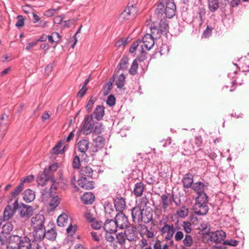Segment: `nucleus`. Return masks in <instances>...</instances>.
<instances>
[{
  "instance_id": "63",
  "label": "nucleus",
  "mask_w": 249,
  "mask_h": 249,
  "mask_svg": "<svg viewBox=\"0 0 249 249\" xmlns=\"http://www.w3.org/2000/svg\"><path fill=\"white\" fill-rule=\"evenodd\" d=\"M213 30V28L207 26L206 30H205L202 34V37L204 38H207L211 36L212 35V32Z\"/></svg>"
},
{
  "instance_id": "37",
  "label": "nucleus",
  "mask_w": 249,
  "mask_h": 249,
  "mask_svg": "<svg viewBox=\"0 0 249 249\" xmlns=\"http://www.w3.org/2000/svg\"><path fill=\"white\" fill-rule=\"evenodd\" d=\"M160 203L163 209L166 210L168 207L171 204V199H169L168 196L166 194H162L160 196Z\"/></svg>"
},
{
  "instance_id": "19",
  "label": "nucleus",
  "mask_w": 249,
  "mask_h": 249,
  "mask_svg": "<svg viewBox=\"0 0 249 249\" xmlns=\"http://www.w3.org/2000/svg\"><path fill=\"white\" fill-rule=\"evenodd\" d=\"M235 66L242 72L249 71V59L246 56L241 57L238 63H234Z\"/></svg>"
},
{
  "instance_id": "53",
  "label": "nucleus",
  "mask_w": 249,
  "mask_h": 249,
  "mask_svg": "<svg viewBox=\"0 0 249 249\" xmlns=\"http://www.w3.org/2000/svg\"><path fill=\"white\" fill-rule=\"evenodd\" d=\"M195 155H196V158L197 159V160H198L201 161V160H203L205 159V158L206 156V154L203 151V149L200 148L198 150H197V151H196V152L195 153Z\"/></svg>"
},
{
  "instance_id": "16",
  "label": "nucleus",
  "mask_w": 249,
  "mask_h": 249,
  "mask_svg": "<svg viewBox=\"0 0 249 249\" xmlns=\"http://www.w3.org/2000/svg\"><path fill=\"white\" fill-rule=\"evenodd\" d=\"M20 211L19 214L21 217L29 218L33 214L34 210L32 206H28L25 204L21 203L18 207Z\"/></svg>"
},
{
  "instance_id": "2",
  "label": "nucleus",
  "mask_w": 249,
  "mask_h": 249,
  "mask_svg": "<svg viewBox=\"0 0 249 249\" xmlns=\"http://www.w3.org/2000/svg\"><path fill=\"white\" fill-rule=\"evenodd\" d=\"M151 30L153 34L157 35L156 37L160 38L161 35L165 36L168 31V24L165 19H161L157 24L153 23L151 27Z\"/></svg>"
},
{
  "instance_id": "43",
  "label": "nucleus",
  "mask_w": 249,
  "mask_h": 249,
  "mask_svg": "<svg viewBox=\"0 0 249 249\" xmlns=\"http://www.w3.org/2000/svg\"><path fill=\"white\" fill-rule=\"evenodd\" d=\"M67 221L68 215L66 213H62L58 217L57 224L59 227H64Z\"/></svg>"
},
{
  "instance_id": "29",
  "label": "nucleus",
  "mask_w": 249,
  "mask_h": 249,
  "mask_svg": "<svg viewBox=\"0 0 249 249\" xmlns=\"http://www.w3.org/2000/svg\"><path fill=\"white\" fill-rule=\"evenodd\" d=\"M34 240H39V241H42L45 237V229L43 228H36L34 229Z\"/></svg>"
},
{
  "instance_id": "62",
  "label": "nucleus",
  "mask_w": 249,
  "mask_h": 249,
  "mask_svg": "<svg viewBox=\"0 0 249 249\" xmlns=\"http://www.w3.org/2000/svg\"><path fill=\"white\" fill-rule=\"evenodd\" d=\"M77 227L76 225L72 226L71 224L67 228V232L70 235L72 236L76 232Z\"/></svg>"
},
{
  "instance_id": "21",
  "label": "nucleus",
  "mask_w": 249,
  "mask_h": 249,
  "mask_svg": "<svg viewBox=\"0 0 249 249\" xmlns=\"http://www.w3.org/2000/svg\"><path fill=\"white\" fill-rule=\"evenodd\" d=\"M113 200L116 211L119 213L123 212L126 206L125 198L121 196H117L113 198Z\"/></svg>"
},
{
  "instance_id": "57",
  "label": "nucleus",
  "mask_w": 249,
  "mask_h": 249,
  "mask_svg": "<svg viewBox=\"0 0 249 249\" xmlns=\"http://www.w3.org/2000/svg\"><path fill=\"white\" fill-rule=\"evenodd\" d=\"M183 244L185 247H190L193 244V239L191 235L186 234L183 240Z\"/></svg>"
},
{
  "instance_id": "1",
  "label": "nucleus",
  "mask_w": 249,
  "mask_h": 249,
  "mask_svg": "<svg viewBox=\"0 0 249 249\" xmlns=\"http://www.w3.org/2000/svg\"><path fill=\"white\" fill-rule=\"evenodd\" d=\"M210 228L208 227L203 228L202 231L208 235V239L215 243H220L224 241L226 236V232L223 230H218L210 232Z\"/></svg>"
},
{
  "instance_id": "51",
  "label": "nucleus",
  "mask_w": 249,
  "mask_h": 249,
  "mask_svg": "<svg viewBox=\"0 0 249 249\" xmlns=\"http://www.w3.org/2000/svg\"><path fill=\"white\" fill-rule=\"evenodd\" d=\"M145 180L147 183L149 185L157 184L159 182L156 178L150 174H148V175L146 177Z\"/></svg>"
},
{
  "instance_id": "52",
  "label": "nucleus",
  "mask_w": 249,
  "mask_h": 249,
  "mask_svg": "<svg viewBox=\"0 0 249 249\" xmlns=\"http://www.w3.org/2000/svg\"><path fill=\"white\" fill-rule=\"evenodd\" d=\"M18 187H17L16 188L11 192L10 194L8 203H10L14 198H16L21 192L20 190H18Z\"/></svg>"
},
{
  "instance_id": "58",
  "label": "nucleus",
  "mask_w": 249,
  "mask_h": 249,
  "mask_svg": "<svg viewBox=\"0 0 249 249\" xmlns=\"http://www.w3.org/2000/svg\"><path fill=\"white\" fill-rule=\"evenodd\" d=\"M96 100V98L94 97L93 96H91L90 97L86 107V109L87 111L89 112L91 110L93 105Z\"/></svg>"
},
{
  "instance_id": "41",
  "label": "nucleus",
  "mask_w": 249,
  "mask_h": 249,
  "mask_svg": "<svg viewBox=\"0 0 249 249\" xmlns=\"http://www.w3.org/2000/svg\"><path fill=\"white\" fill-rule=\"evenodd\" d=\"M62 142H58L52 149L51 153L52 154L58 155L59 154H62L64 153V148L61 149L62 147Z\"/></svg>"
},
{
  "instance_id": "55",
  "label": "nucleus",
  "mask_w": 249,
  "mask_h": 249,
  "mask_svg": "<svg viewBox=\"0 0 249 249\" xmlns=\"http://www.w3.org/2000/svg\"><path fill=\"white\" fill-rule=\"evenodd\" d=\"M17 21L15 26L18 29L22 27L24 25L25 18L22 15H18L17 17Z\"/></svg>"
},
{
  "instance_id": "23",
  "label": "nucleus",
  "mask_w": 249,
  "mask_h": 249,
  "mask_svg": "<svg viewBox=\"0 0 249 249\" xmlns=\"http://www.w3.org/2000/svg\"><path fill=\"white\" fill-rule=\"evenodd\" d=\"M93 170L89 166L82 167L79 172L80 178H92Z\"/></svg>"
},
{
  "instance_id": "5",
  "label": "nucleus",
  "mask_w": 249,
  "mask_h": 249,
  "mask_svg": "<svg viewBox=\"0 0 249 249\" xmlns=\"http://www.w3.org/2000/svg\"><path fill=\"white\" fill-rule=\"evenodd\" d=\"M137 13V7L134 4L130 5L128 3L121 14L120 18L125 21L133 19L135 18Z\"/></svg>"
},
{
  "instance_id": "17",
  "label": "nucleus",
  "mask_w": 249,
  "mask_h": 249,
  "mask_svg": "<svg viewBox=\"0 0 249 249\" xmlns=\"http://www.w3.org/2000/svg\"><path fill=\"white\" fill-rule=\"evenodd\" d=\"M12 222V221L6 222L2 226V230L0 232V241L1 243L4 241L5 235L4 234L9 235L14 229V226Z\"/></svg>"
},
{
  "instance_id": "48",
  "label": "nucleus",
  "mask_w": 249,
  "mask_h": 249,
  "mask_svg": "<svg viewBox=\"0 0 249 249\" xmlns=\"http://www.w3.org/2000/svg\"><path fill=\"white\" fill-rule=\"evenodd\" d=\"M80 155H75L72 160V167L74 169H79L81 166V160H80Z\"/></svg>"
},
{
  "instance_id": "60",
  "label": "nucleus",
  "mask_w": 249,
  "mask_h": 249,
  "mask_svg": "<svg viewBox=\"0 0 249 249\" xmlns=\"http://www.w3.org/2000/svg\"><path fill=\"white\" fill-rule=\"evenodd\" d=\"M50 200V205L53 208H56L60 203V199L58 196H52Z\"/></svg>"
},
{
  "instance_id": "31",
  "label": "nucleus",
  "mask_w": 249,
  "mask_h": 249,
  "mask_svg": "<svg viewBox=\"0 0 249 249\" xmlns=\"http://www.w3.org/2000/svg\"><path fill=\"white\" fill-rule=\"evenodd\" d=\"M81 200L85 204L89 205L94 202L95 196L92 193L87 192L82 195Z\"/></svg>"
},
{
  "instance_id": "54",
  "label": "nucleus",
  "mask_w": 249,
  "mask_h": 249,
  "mask_svg": "<svg viewBox=\"0 0 249 249\" xmlns=\"http://www.w3.org/2000/svg\"><path fill=\"white\" fill-rule=\"evenodd\" d=\"M141 39H138L135 41H134L132 44L130 46L129 48V52L131 53H134L136 49L139 46H141Z\"/></svg>"
},
{
  "instance_id": "30",
  "label": "nucleus",
  "mask_w": 249,
  "mask_h": 249,
  "mask_svg": "<svg viewBox=\"0 0 249 249\" xmlns=\"http://www.w3.org/2000/svg\"><path fill=\"white\" fill-rule=\"evenodd\" d=\"M207 184H208V183ZM207 186L208 185H205L203 182L198 181L194 183L192 189L198 195L204 192V190Z\"/></svg>"
},
{
  "instance_id": "25",
  "label": "nucleus",
  "mask_w": 249,
  "mask_h": 249,
  "mask_svg": "<svg viewBox=\"0 0 249 249\" xmlns=\"http://www.w3.org/2000/svg\"><path fill=\"white\" fill-rule=\"evenodd\" d=\"M193 176L191 173L186 174L182 179L181 182L183 188H192L193 185Z\"/></svg>"
},
{
  "instance_id": "4",
  "label": "nucleus",
  "mask_w": 249,
  "mask_h": 249,
  "mask_svg": "<svg viewBox=\"0 0 249 249\" xmlns=\"http://www.w3.org/2000/svg\"><path fill=\"white\" fill-rule=\"evenodd\" d=\"M50 181L52 184L49 191L53 188V183L54 182V178L50 173H47V169H45L43 172H40L38 173L36 181L38 185L43 186L45 185L46 183Z\"/></svg>"
},
{
  "instance_id": "12",
  "label": "nucleus",
  "mask_w": 249,
  "mask_h": 249,
  "mask_svg": "<svg viewBox=\"0 0 249 249\" xmlns=\"http://www.w3.org/2000/svg\"><path fill=\"white\" fill-rule=\"evenodd\" d=\"M118 226L116 221L113 218L109 219L107 218L103 226L104 230L110 233H115L117 231Z\"/></svg>"
},
{
  "instance_id": "36",
  "label": "nucleus",
  "mask_w": 249,
  "mask_h": 249,
  "mask_svg": "<svg viewBox=\"0 0 249 249\" xmlns=\"http://www.w3.org/2000/svg\"><path fill=\"white\" fill-rule=\"evenodd\" d=\"M9 116L6 113H3L0 117V127L6 129L9 126Z\"/></svg>"
},
{
  "instance_id": "42",
  "label": "nucleus",
  "mask_w": 249,
  "mask_h": 249,
  "mask_svg": "<svg viewBox=\"0 0 249 249\" xmlns=\"http://www.w3.org/2000/svg\"><path fill=\"white\" fill-rule=\"evenodd\" d=\"M164 13L165 14L164 5L162 2H160L158 4L155 10V15L158 18H161Z\"/></svg>"
},
{
  "instance_id": "39",
  "label": "nucleus",
  "mask_w": 249,
  "mask_h": 249,
  "mask_svg": "<svg viewBox=\"0 0 249 249\" xmlns=\"http://www.w3.org/2000/svg\"><path fill=\"white\" fill-rule=\"evenodd\" d=\"M208 4L211 12H215L219 8L218 0H208Z\"/></svg>"
},
{
  "instance_id": "6",
  "label": "nucleus",
  "mask_w": 249,
  "mask_h": 249,
  "mask_svg": "<svg viewBox=\"0 0 249 249\" xmlns=\"http://www.w3.org/2000/svg\"><path fill=\"white\" fill-rule=\"evenodd\" d=\"M22 239L18 249H47L46 247L40 246L37 241L31 240L27 236H24Z\"/></svg>"
},
{
  "instance_id": "8",
  "label": "nucleus",
  "mask_w": 249,
  "mask_h": 249,
  "mask_svg": "<svg viewBox=\"0 0 249 249\" xmlns=\"http://www.w3.org/2000/svg\"><path fill=\"white\" fill-rule=\"evenodd\" d=\"M19 204L18 203V199H16L13 203V208H12L11 205H8L5 208L3 213V221L4 222L6 220L10 219L16 211L18 209Z\"/></svg>"
},
{
  "instance_id": "45",
  "label": "nucleus",
  "mask_w": 249,
  "mask_h": 249,
  "mask_svg": "<svg viewBox=\"0 0 249 249\" xmlns=\"http://www.w3.org/2000/svg\"><path fill=\"white\" fill-rule=\"evenodd\" d=\"M182 148L187 153L190 154L194 151V146L190 142L185 141L182 145Z\"/></svg>"
},
{
  "instance_id": "49",
  "label": "nucleus",
  "mask_w": 249,
  "mask_h": 249,
  "mask_svg": "<svg viewBox=\"0 0 249 249\" xmlns=\"http://www.w3.org/2000/svg\"><path fill=\"white\" fill-rule=\"evenodd\" d=\"M116 238L119 244L122 246L124 245L126 239L124 232L118 233L116 235Z\"/></svg>"
},
{
  "instance_id": "44",
  "label": "nucleus",
  "mask_w": 249,
  "mask_h": 249,
  "mask_svg": "<svg viewBox=\"0 0 249 249\" xmlns=\"http://www.w3.org/2000/svg\"><path fill=\"white\" fill-rule=\"evenodd\" d=\"M208 201V196L204 192L201 194H198L196 199V201L198 203H207Z\"/></svg>"
},
{
  "instance_id": "46",
  "label": "nucleus",
  "mask_w": 249,
  "mask_h": 249,
  "mask_svg": "<svg viewBox=\"0 0 249 249\" xmlns=\"http://www.w3.org/2000/svg\"><path fill=\"white\" fill-rule=\"evenodd\" d=\"M138 69V62L134 60L129 70V73L131 75H135L137 73Z\"/></svg>"
},
{
  "instance_id": "35",
  "label": "nucleus",
  "mask_w": 249,
  "mask_h": 249,
  "mask_svg": "<svg viewBox=\"0 0 249 249\" xmlns=\"http://www.w3.org/2000/svg\"><path fill=\"white\" fill-rule=\"evenodd\" d=\"M45 238L47 240L52 241L55 240L57 234L55 228L53 227L47 231H45Z\"/></svg>"
},
{
  "instance_id": "40",
  "label": "nucleus",
  "mask_w": 249,
  "mask_h": 249,
  "mask_svg": "<svg viewBox=\"0 0 249 249\" xmlns=\"http://www.w3.org/2000/svg\"><path fill=\"white\" fill-rule=\"evenodd\" d=\"M103 130V125L102 123H95L94 126H93V129L92 131L93 137H94V135L99 136V135L102 133Z\"/></svg>"
},
{
  "instance_id": "32",
  "label": "nucleus",
  "mask_w": 249,
  "mask_h": 249,
  "mask_svg": "<svg viewBox=\"0 0 249 249\" xmlns=\"http://www.w3.org/2000/svg\"><path fill=\"white\" fill-rule=\"evenodd\" d=\"M153 220V211L150 208H147L144 213H142V221L148 223Z\"/></svg>"
},
{
  "instance_id": "33",
  "label": "nucleus",
  "mask_w": 249,
  "mask_h": 249,
  "mask_svg": "<svg viewBox=\"0 0 249 249\" xmlns=\"http://www.w3.org/2000/svg\"><path fill=\"white\" fill-rule=\"evenodd\" d=\"M105 212L106 213V218L111 217L113 218L116 215L115 211L112 207V205L108 203L104 206Z\"/></svg>"
},
{
  "instance_id": "22",
  "label": "nucleus",
  "mask_w": 249,
  "mask_h": 249,
  "mask_svg": "<svg viewBox=\"0 0 249 249\" xmlns=\"http://www.w3.org/2000/svg\"><path fill=\"white\" fill-rule=\"evenodd\" d=\"M45 218L43 215L38 214L32 219V224L34 226V229L45 228L44 223Z\"/></svg>"
},
{
  "instance_id": "26",
  "label": "nucleus",
  "mask_w": 249,
  "mask_h": 249,
  "mask_svg": "<svg viewBox=\"0 0 249 249\" xmlns=\"http://www.w3.org/2000/svg\"><path fill=\"white\" fill-rule=\"evenodd\" d=\"M128 57L124 55L115 70V73H118L120 70H126L128 68Z\"/></svg>"
},
{
  "instance_id": "56",
  "label": "nucleus",
  "mask_w": 249,
  "mask_h": 249,
  "mask_svg": "<svg viewBox=\"0 0 249 249\" xmlns=\"http://www.w3.org/2000/svg\"><path fill=\"white\" fill-rule=\"evenodd\" d=\"M236 71H234V73L236 75L234 76V85H241L243 82V76L244 75V74H237Z\"/></svg>"
},
{
  "instance_id": "64",
  "label": "nucleus",
  "mask_w": 249,
  "mask_h": 249,
  "mask_svg": "<svg viewBox=\"0 0 249 249\" xmlns=\"http://www.w3.org/2000/svg\"><path fill=\"white\" fill-rule=\"evenodd\" d=\"M128 43V41L127 40V38L123 37L116 42L115 46L117 47L122 46L124 47Z\"/></svg>"
},
{
  "instance_id": "47",
  "label": "nucleus",
  "mask_w": 249,
  "mask_h": 249,
  "mask_svg": "<svg viewBox=\"0 0 249 249\" xmlns=\"http://www.w3.org/2000/svg\"><path fill=\"white\" fill-rule=\"evenodd\" d=\"M188 209L186 206H183L181 209L177 211V214L181 218H185L188 215Z\"/></svg>"
},
{
  "instance_id": "50",
  "label": "nucleus",
  "mask_w": 249,
  "mask_h": 249,
  "mask_svg": "<svg viewBox=\"0 0 249 249\" xmlns=\"http://www.w3.org/2000/svg\"><path fill=\"white\" fill-rule=\"evenodd\" d=\"M145 49H141V52L139 55H138L137 58L135 59L136 60L137 62L138 61L141 62H143L147 58V53L145 51Z\"/></svg>"
},
{
  "instance_id": "13",
  "label": "nucleus",
  "mask_w": 249,
  "mask_h": 249,
  "mask_svg": "<svg viewBox=\"0 0 249 249\" xmlns=\"http://www.w3.org/2000/svg\"><path fill=\"white\" fill-rule=\"evenodd\" d=\"M125 229V230L124 232L125 234L126 239L130 242L136 241L138 237L136 227L130 224Z\"/></svg>"
},
{
  "instance_id": "11",
  "label": "nucleus",
  "mask_w": 249,
  "mask_h": 249,
  "mask_svg": "<svg viewBox=\"0 0 249 249\" xmlns=\"http://www.w3.org/2000/svg\"><path fill=\"white\" fill-rule=\"evenodd\" d=\"M154 41L152 36L146 34L144 36L141 42V49L149 51L154 45Z\"/></svg>"
},
{
  "instance_id": "24",
  "label": "nucleus",
  "mask_w": 249,
  "mask_h": 249,
  "mask_svg": "<svg viewBox=\"0 0 249 249\" xmlns=\"http://www.w3.org/2000/svg\"><path fill=\"white\" fill-rule=\"evenodd\" d=\"M145 189V185L143 182L140 181L135 183L132 193L136 197H140L142 196Z\"/></svg>"
},
{
  "instance_id": "10",
  "label": "nucleus",
  "mask_w": 249,
  "mask_h": 249,
  "mask_svg": "<svg viewBox=\"0 0 249 249\" xmlns=\"http://www.w3.org/2000/svg\"><path fill=\"white\" fill-rule=\"evenodd\" d=\"M89 142L88 140L81 139L77 143V148L79 152H81L80 155L82 160H85L88 158L86 152L89 148Z\"/></svg>"
},
{
  "instance_id": "15",
  "label": "nucleus",
  "mask_w": 249,
  "mask_h": 249,
  "mask_svg": "<svg viewBox=\"0 0 249 249\" xmlns=\"http://www.w3.org/2000/svg\"><path fill=\"white\" fill-rule=\"evenodd\" d=\"M165 14L168 18H171L174 16L176 11V6L173 0H167L166 2Z\"/></svg>"
},
{
  "instance_id": "59",
  "label": "nucleus",
  "mask_w": 249,
  "mask_h": 249,
  "mask_svg": "<svg viewBox=\"0 0 249 249\" xmlns=\"http://www.w3.org/2000/svg\"><path fill=\"white\" fill-rule=\"evenodd\" d=\"M52 192H50L48 191L47 188L44 189L41 194V198L42 201H47L49 197H52Z\"/></svg>"
},
{
  "instance_id": "38",
  "label": "nucleus",
  "mask_w": 249,
  "mask_h": 249,
  "mask_svg": "<svg viewBox=\"0 0 249 249\" xmlns=\"http://www.w3.org/2000/svg\"><path fill=\"white\" fill-rule=\"evenodd\" d=\"M126 77L123 73L119 75L116 81L115 84L118 89H122L126 83Z\"/></svg>"
},
{
  "instance_id": "14",
  "label": "nucleus",
  "mask_w": 249,
  "mask_h": 249,
  "mask_svg": "<svg viewBox=\"0 0 249 249\" xmlns=\"http://www.w3.org/2000/svg\"><path fill=\"white\" fill-rule=\"evenodd\" d=\"M131 216L133 222H138L142 220L143 210L141 209V204H138L131 209Z\"/></svg>"
},
{
  "instance_id": "18",
  "label": "nucleus",
  "mask_w": 249,
  "mask_h": 249,
  "mask_svg": "<svg viewBox=\"0 0 249 249\" xmlns=\"http://www.w3.org/2000/svg\"><path fill=\"white\" fill-rule=\"evenodd\" d=\"M195 213L198 215H205L209 211V207L207 203L196 202L194 206Z\"/></svg>"
},
{
  "instance_id": "27",
  "label": "nucleus",
  "mask_w": 249,
  "mask_h": 249,
  "mask_svg": "<svg viewBox=\"0 0 249 249\" xmlns=\"http://www.w3.org/2000/svg\"><path fill=\"white\" fill-rule=\"evenodd\" d=\"M22 196L23 200L26 203L31 202L35 199V192L30 189H26L23 193Z\"/></svg>"
},
{
  "instance_id": "61",
  "label": "nucleus",
  "mask_w": 249,
  "mask_h": 249,
  "mask_svg": "<svg viewBox=\"0 0 249 249\" xmlns=\"http://www.w3.org/2000/svg\"><path fill=\"white\" fill-rule=\"evenodd\" d=\"M116 102V98L115 96L112 95L110 94L109 95L107 100L106 104L109 106V107H113L115 105Z\"/></svg>"
},
{
  "instance_id": "34",
  "label": "nucleus",
  "mask_w": 249,
  "mask_h": 249,
  "mask_svg": "<svg viewBox=\"0 0 249 249\" xmlns=\"http://www.w3.org/2000/svg\"><path fill=\"white\" fill-rule=\"evenodd\" d=\"M105 139L103 136H96L93 138L92 144L98 148L102 149L105 145Z\"/></svg>"
},
{
  "instance_id": "9",
  "label": "nucleus",
  "mask_w": 249,
  "mask_h": 249,
  "mask_svg": "<svg viewBox=\"0 0 249 249\" xmlns=\"http://www.w3.org/2000/svg\"><path fill=\"white\" fill-rule=\"evenodd\" d=\"M118 228L124 229L130 224L127 216L123 212L117 213L114 217Z\"/></svg>"
},
{
  "instance_id": "3",
  "label": "nucleus",
  "mask_w": 249,
  "mask_h": 249,
  "mask_svg": "<svg viewBox=\"0 0 249 249\" xmlns=\"http://www.w3.org/2000/svg\"><path fill=\"white\" fill-rule=\"evenodd\" d=\"M4 238L8 249H18L21 246L23 237L16 234H11L8 237L4 236Z\"/></svg>"
},
{
  "instance_id": "28",
  "label": "nucleus",
  "mask_w": 249,
  "mask_h": 249,
  "mask_svg": "<svg viewBox=\"0 0 249 249\" xmlns=\"http://www.w3.org/2000/svg\"><path fill=\"white\" fill-rule=\"evenodd\" d=\"M92 114V116H94L95 119L98 121H100L105 115V107L101 105L97 106Z\"/></svg>"
},
{
  "instance_id": "20",
  "label": "nucleus",
  "mask_w": 249,
  "mask_h": 249,
  "mask_svg": "<svg viewBox=\"0 0 249 249\" xmlns=\"http://www.w3.org/2000/svg\"><path fill=\"white\" fill-rule=\"evenodd\" d=\"M91 178H79L77 182L78 185L85 189L91 190L94 188V182L93 181L89 180V179Z\"/></svg>"
},
{
  "instance_id": "7",
  "label": "nucleus",
  "mask_w": 249,
  "mask_h": 249,
  "mask_svg": "<svg viewBox=\"0 0 249 249\" xmlns=\"http://www.w3.org/2000/svg\"><path fill=\"white\" fill-rule=\"evenodd\" d=\"M94 124L95 123L93 121L92 114L86 115L84 119L82 127L83 133L88 135L91 133Z\"/></svg>"
}]
</instances>
